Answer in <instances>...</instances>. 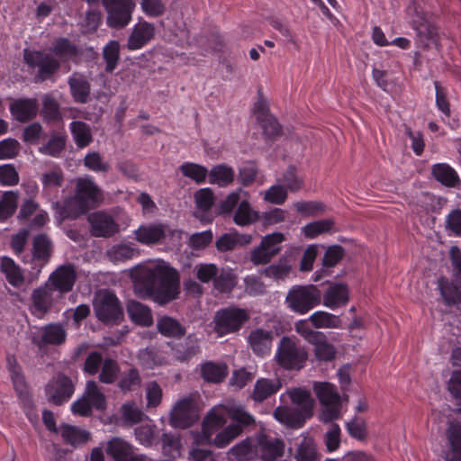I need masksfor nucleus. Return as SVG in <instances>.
Wrapping results in <instances>:
<instances>
[{
  "mask_svg": "<svg viewBox=\"0 0 461 461\" xmlns=\"http://www.w3.org/2000/svg\"><path fill=\"white\" fill-rule=\"evenodd\" d=\"M134 289L140 297L165 305L178 297L180 276L176 268L166 263L144 267L136 274Z\"/></svg>",
  "mask_w": 461,
  "mask_h": 461,
  "instance_id": "f257e3e1",
  "label": "nucleus"
},
{
  "mask_svg": "<svg viewBox=\"0 0 461 461\" xmlns=\"http://www.w3.org/2000/svg\"><path fill=\"white\" fill-rule=\"evenodd\" d=\"M102 201L103 192L93 177L89 176L78 177L76 181L73 200L65 201L59 214L62 219L74 220L86 213L90 209L98 207Z\"/></svg>",
  "mask_w": 461,
  "mask_h": 461,
  "instance_id": "f03ea898",
  "label": "nucleus"
},
{
  "mask_svg": "<svg viewBox=\"0 0 461 461\" xmlns=\"http://www.w3.org/2000/svg\"><path fill=\"white\" fill-rule=\"evenodd\" d=\"M227 413L230 423L221 429L213 439V446L218 448L226 447L244 431L256 424L254 416L241 406H230Z\"/></svg>",
  "mask_w": 461,
  "mask_h": 461,
  "instance_id": "7ed1b4c3",
  "label": "nucleus"
},
{
  "mask_svg": "<svg viewBox=\"0 0 461 461\" xmlns=\"http://www.w3.org/2000/svg\"><path fill=\"white\" fill-rule=\"evenodd\" d=\"M308 359V352L294 338L284 336L278 343L275 355L276 364L288 371L303 369Z\"/></svg>",
  "mask_w": 461,
  "mask_h": 461,
  "instance_id": "20e7f679",
  "label": "nucleus"
},
{
  "mask_svg": "<svg viewBox=\"0 0 461 461\" xmlns=\"http://www.w3.org/2000/svg\"><path fill=\"white\" fill-rule=\"evenodd\" d=\"M322 291L315 285H294L285 298L287 307L300 315L308 313L321 303Z\"/></svg>",
  "mask_w": 461,
  "mask_h": 461,
  "instance_id": "39448f33",
  "label": "nucleus"
},
{
  "mask_svg": "<svg viewBox=\"0 0 461 461\" xmlns=\"http://www.w3.org/2000/svg\"><path fill=\"white\" fill-rule=\"evenodd\" d=\"M322 410L321 420L331 422L341 417L342 402L337 387L329 382H314L312 386Z\"/></svg>",
  "mask_w": 461,
  "mask_h": 461,
  "instance_id": "423d86ee",
  "label": "nucleus"
},
{
  "mask_svg": "<svg viewBox=\"0 0 461 461\" xmlns=\"http://www.w3.org/2000/svg\"><path fill=\"white\" fill-rule=\"evenodd\" d=\"M101 3L106 13L108 28L122 30L131 23L136 8L134 0H101Z\"/></svg>",
  "mask_w": 461,
  "mask_h": 461,
  "instance_id": "0eeeda50",
  "label": "nucleus"
},
{
  "mask_svg": "<svg viewBox=\"0 0 461 461\" xmlns=\"http://www.w3.org/2000/svg\"><path fill=\"white\" fill-rule=\"evenodd\" d=\"M75 390L73 379L63 372H59L47 383L44 393L49 403L61 406L72 398Z\"/></svg>",
  "mask_w": 461,
  "mask_h": 461,
  "instance_id": "6e6552de",
  "label": "nucleus"
},
{
  "mask_svg": "<svg viewBox=\"0 0 461 461\" xmlns=\"http://www.w3.org/2000/svg\"><path fill=\"white\" fill-rule=\"evenodd\" d=\"M411 26L415 32V43L418 48L428 50L432 46H439L438 29L424 14L416 11L411 17Z\"/></svg>",
  "mask_w": 461,
  "mask_h": 461,
  "instance_id": "1a4fd4ad",
  "label": "nucleus"
},
{
  "mask_svg": "<svg viewBox=\"0 0 461 461\" xmlns=\"http://www.w3.org/2000/svg\"><path fill=\"white\" fill-rule=\"evenodd\" d=\"M96 318L105 324H117L123 319V310L117 296L105 291L94 303Z\"/></svg>",
  "mask_w": 461,
  "mask_h": 461,
  "instance_id": "9d476101",
  "label": "nucleus"
},
{
  "mask_svg": "<svg viewBox=\"0 0 461 461\" xmlns=\"http://www.w3.org/2000/svg\"><path fill=\"white\" fill-rule=\"evenodd\" d=\"M285 240V236L282 232H273L262 238L259 245L250 253L251 262L258 265H266L269 263L274 257L282 250V243Z\"/></svg>",
  "mask_w": 461,
  "mask_h": 461,
  "instance_id": "9b49d317",
  "label": "nucleus"
},
{
  "mask_svg": "<svg viewBox=\"0 0 461 461\" xmlns=\"http://www.w3.org/2000/svg\"><path fill=\"white\" fill-rule=\"evenodd\" d=\"M248 320L249 314L244 309L238 307L224 308L215 314V330L221 335L236 332Z\"/></svg>",
  "mask_w": 461,
  "mask_h": 461,
  "instance_id": "f8f14e48",
  "label": "nucleus"
},
{
  "mask_svg": "<svg viewBox=\"0 0 461 461\" xmlns=\"http://www.w3.org/2000/svg\"><path fill=\"white\" fill-rule=\"evenodd\" d=\"M230 406L219 405L210 410L203 420L200 440L202 443L213 445L212 437L219 430L223 429L229 419V408Z\"/></svg>",
  "mask_w": 461,
  "mask_h": 461,
  "instance_id": "ddd939ff",
  "label": "nucleus"
},
{
  "mask_svg": "<svg viewBox=\"0 0 461 461\" xmlns=\"http://www.w3.org/2000/svg\"><path fill=\"white\" fill-rule=\"evenodd\" d=\"M52 250V241L46 234L41 233L34 237L31 258V281L37 277L42 267L49 263Z\"/></svg>",
  "mask_w": 461,
  "mask_h": 461,
  "instance_id": "4468645a",
  "label": "nucleus"
},
{
  "mask_svg": "<svg viewBox=\"0 0 461 461\" xmlns=\"http://www.w3.org/2000/svg\"><path fill=\"white\" fill-rule=\"evenodd\" d=\"M90 232L97 238H110L119 232V225L114 219L105 212L98 211L88 216Z\"/></svg>",
  "mask_w": 461,
  "mask_h": 461,
  "instance_id": "2eb2a0df",
  "label": "nucleus"
},
{
  "mask_svg": "<svg viewBox=\"0 0 461 461\" xmlns=\"http://www.w3.org/2000/svg\"><path fill=\"white\" fill-rule=\"evenodd\" d=\"M258 456L265 461H275L285 452V442L278 438L271 437L264 432L257 434Z\"/></svg>",
  "mask_w": 461,
  "mask_h": 461,
  "instance_id": "dca6fc26",
  "label": "nucleus"
},
{
  "mask_svg": "<svg viewBox=\"0 0 461 461\" xmlns=\"http://www.w3.org/2000/svg\"><path fill=\"white\" fill-rule=\"evenodd\" d=\"M155 25L147 21L138 22L131 29L125 47L133 51L144 48L155 37Z\"/></svg>",
  "mask_w": 461,
  "mask_h": 461,
  "instance_id": "f3484780",
  "label": "nucleus"
},
{
  "mask_svg": "<svg viewBox=\"0 0 461 461\" xmlns=\"http://www.w3.org/2000/svg\"><path fill=\"white\" fill-rule=\"evenodd\" d=\"M348 302L349 288L344 283H330L322 292L321 303L330 310L345 306Z\"/></svg>",
  "mask_w": 461,
  "mask_h": 461,
  "instance_id": "a211bd4d",
  "label": "nucleus"
},
{
  "mask_svg": "<svg viewBox=\"0 0 461 461\" xmlns=\"http://www.w3.org/2000/svg\"><path fill=\"white\" fill-rule=\"evenodd\" d=\"M77 280V272L72 264L59 267L50 276L49 281L53 290L61 294L70 292Z\"/></svg>",
  "mask_w": 461,
  "mask_h": 461,
  "instance_id": "6ab92c4d",
  "label": "nucleus"
},
{
  "mask_svg": "<svg viewBox=\"0 0 461 461\" xmlns=\"http://www.w3.org/2000/svg\"><path fill=\"white\" fill-rule=\"evenodd\" d=\"M193 402L188 398L178 401L170 413L169 423L174 428L186 429L194 423Z\"/></svg>",
  "mask_w": 461,
  "mask_h": 461,
  "instance_id": "aec40b11",
  "label": "nucleus"
},
{
  "mask_svg": "<svg viewBox=\"0 0 461 461\" xmlns=\"http://www.w3.org/2000/svg\"><path fill=\"white\" fill-rule=\"evenodd\" d=\"M274 333L263 328L252 330L249 335L248 342L253 353L258 357H265L270 354Z\"/></svg>",
  "mask_w": 461,
  "mask_h": 461,
  "instance_id": "412c9836",
  "label": "nucleus"
},
{
  "mask_svg": "<svg viewBox=\"0 0 461 461\" xmlns=\"http://www.w3.org/2000/svg\"><path fill=\"white\" fill-rule=\"evenodd\" d=\"M313 412L305 413L298 408L277 407L274 411V417L279 422L291 429L302 428L307 420L312 418Z\"/></svg>",
  "mask_w": 461,
  "mask_h": 461,
  "instance_id": "4be33fe9",
  "label": "nucleus"
},
{
  "mask_svg": "<svg viewBox=\"0 0 461 461\" xmlns=\"http://www.w3.org/2000/svg\"><path fill=\"white\" fill-rule=\"evenodd\" d=\"M68 84L73 99L77 103L86 104L91 91V86L86 77L75 72L68 78Z\"/></svg>",
  "mask_w": 461,
  "mask_h": 461,
  "instance_id": "5701e85b",
  "label": "nucleus"
},
{
  "mask_svg": "<svg viewBox=\"0 0 461 461\" xmlns=\"http://www.w3.org/2000/svg\"><path fill=\"white\" fill-rule=\"evenodd\" d=\"M157 329L163 337L179 339L186 333L185 327L176 319L163 315L157 320Z\"/></svg>",
  "mask_w": 461,
  "mask_h": 461,
  "instance_id": "b1692460",
  "label": "nucleus"
},
{
  "mask_svg": "<svg viewBox=\"0 0 461 461\" xmlns=\"http://www.w3.org/2000/svg\"><path fill=\"white\" fill-rule=\"evenodd\" d=\"M280 388L281 384L277 380L259 378L255 383L250 397L255 402L260 403L275 395Z\"/></svg>",
  "mask_w": 461,
  "mask_h": 461,
  "instance_id": "393cba45",
  "label": "nucleus"
},
{
  "mask_svg": "<svg viewBox=\"0 0 461 461\" xmlns=\"http://www.w3.org/2000/svg\"><path fill=\"white\" fill-rule=\"evenodd\" d=\"M229 456L238 461H249L258 456L257 437H248L229 450Z\"/></svg>",
  "mask_w": 461,
  "mask_h": 461,
  "instance_id": "a878e982",
  "label": "nucleus"
},
{
  "mask_svg": "<svg viewBox=\"0 0 461 461\" xmlns=\"http://www.w3.org/2000/svg\"><path fill=\"white\" fill-rule=\"evenodd\" d=\"M32 66L38 68L34 81L39 83L51 78L59 70L60 64L55 58L49 55L41 56L40 59L33 64L32 56L31 55V67Z\"/></svg>",
  "mask_w": 461,
  "mask_h": 461,
  "instance_id": "bb28decb",
  "label": "nucleus"
},
{
  "mask_svg": "<svg viewBox=\"0 0 461 461\" xmlns=\"http://www.w3.org/2000/svg\"><path fill=\"white\" fill-rule=\"evenodd\" d=\"M432 176L447 187H456L460 184L456 171L447 163H437L431 167Z\"/></svg>",
  "mask_w": 461,
  "mask_h": 461,
  "instance_id": "cd10ccee",
  "label": "nucleus"
},
{
  "mask_svg": "<svg viewBox=\"0 0 461 461\" xmlns=\"http://www.w3.org/2000/svg\"><path fill=\"white\" fill-rule=\"evenodd\" d=\"M0 260V272L5 275L7 282L14 287H20L24 283L21 267L9 257L4 256Z\"/></svg>",
  "mask_w": 461,
  "mask_h": 461,
  "instance_id": "c85d7f7f",
  "label": "nucleus"
},
{
  "mask_svg": "<svg viewBox=\"0 0 461 461\" xmlns=\"http://www.w3.org/2000/svg\"><path fill=\"white\" fill-rule=\"evenodd\" d=\"M127 312L131 321L137 325L149 327L153 323L151 310L140 302H130Z\"/></svg>",
  "mask_w": 461,
  "mask_h": 461,
  "instance_id": "c756f323",
  "label": "nucleus"
},
{
  "mask_svg": "<svg viewBox=\"0 0 461 461\" xmlns=\"http://www.w3.org/2000/svg\"><path fill=\"white\" fill-rule=\"evenodd\" d=\"M228 375V366L224 363L206 361L201 366V376L208 383L220 384Z\"/></svg>",
  "mask_w": 461,
  "mask_h": 461,
  "instance_id": "7c9ffc66",
  "label": "nucleus"
},
{
  "mask_svg": "<svg viewBox=\"0 0 461 461\" xmlns=\"http://www.w3.org/2000/svg\"><path fill=\"white\" fill-rule=\"evenodd\" d=\"M259 220V212L254 210L248 200H241L233 214L234 223L244 227L251 225Z\"/></svg>",
  "mask_w": 461,
  "mask_h": 461,
  "instance_id": "2f4dec72",
  "label": "nucleus"
},
{
  "mask_svg": "<svg viewBox=\"0 0 461 461\" xmlns=\"http://www.w3.org/2000/svg\"><path fill=\"white\" fill-rule=\"evenodd\" d=\"M67 331L60 323H50L41 328L40 343L59 346L66 341Z\"/></svg>",
  "mask_w": 461,
  "mask_h": 461,
  "instance_id": "473e14b6",
  "label": "nucleus"
},
{
  "mask_svg": "<svg viewBox=\"0 0 461 461\" xmlns=\"http://www.w3.org/2000/svg\"><path fill=\"white\" fill-rule=\"evenodd\" d=\"M135 239L141 244H154L166 236L165 230L162 225H141L135 231Z\"/></svg>",
  "mask_w": 461,
  "mask_h": 461,
  "instance_id": "72a5a7b5",
  "label": "nucleus"
},
{
  "mask_svg": "<svg viewBox=\"0 0 461 461\" xmlns=\"http://www.w3.org/2000/svg\"><path fill=\"white\" fill-rule=\"evenodd\" d=\"M66 144L67 136L64 133H54L49 139H44V142L39 147V151L43 155L59 158L65 150Z\"/></svg>",
  "mask_w": 461,
  "mask_h": 461,
  "instance_id": "f704fd0d",
  "label": "nucleus"
},
{
  "mask_svg": "<svg viewBox=\"0 0 461 461\" xmlns=\"http://www.w3.org/2000/svg\"><path fill=\"white\" fill-rule=\"evenodd\" d=\"M234 170L226 164L214 166L208 171L209 183L219 186H227L234 181Z\"/></svg>",
  "mask_w": 461,
  "mask_h": 461,
  "instance_id": "c9c22d12",
  "label": "nucleus"
},
{
  "mask_svg": "<svg viewBox=\"0 0 461 461\" xmlns=\"http://www.w3.org/2000/svg\"><path fill=\"white\" fill-rule=\"evenodd\" d=\"M60 434L64 442L73 447L82 445L90 438L89 432L69 424L61 426Z\"/></svg>",
  "mask_w": 461,
  "mask_h": 461,
  "instance_id": "e433bc0d",
  "label": "nucleus"
},
{
  "mask_svg": "<svg viewBox=\"0 0 461 461\" xmlns=\"http://www.w3.org/2000/svg\"><path fill=\"white\" fill-rule=\"evenodd\" d=\"M106 452L114 461H128L133 456L131 445L119 438L108 442Z\"/></svg>",
  "mask_w": 461,
  "mask_h": 461,
  "instance_id": "4c0bfd02",
  "label": "nucleus"
},
{
  "mask_svg": "<svg viewBox=\"0 0 461 461\" xmlns=\"http://www.w3.org/2000/svg\"><path fill=\"white\" fill-rule=\"evenodd\" d=\"M309 321L316 329H338L341 327L342 321L339 316L325 311L313 312Z\"/></svg>",
  "mask_w": 461,
  "mask_h": 461,
  "instance_id": "58836bf2",
  "label": "nucleus"
},
{
  "mask_svg": "<svg viewBox=\"0 0 461 461\" xmlns=\"http://www.w3.org/2000/svg\"><path fill=\"white\" fill-rule=\"evenodd\" d=\"M437 285L444 304L447 306L455 305L459 299L458 287L445 276H440Z\"/></svg>",
  "mask_w": 461,
  "mask_h": 461,
  "instance_id": "ea45409f",
  "label": "nucleus"
},
{
  "mask_svg": "<svg viewBox=\"0 0 461 461\" xmlns=\"http://www.w3.org/2000/svg\"><path fill=\"white\" fill-rule=\"evenodd\" d=\"M292 270L291 256L283 255L276 263L269 265L265 268L266 276L276 280L285 279Z\"/></svg>",
  "mask_w": 461,
  "mask_h": 461,
  "instance_id": "a19ab883",
  "label": "nucleus"
},
{
  "mask_svg": "<svg viewBox=\"0 0 461 461\" xmlns=\"http://www.w3.org/2000/svg\"><path fill=\"white\" fill-rule=\"evenodd\" d=\"M121 367L119 363L111 357H106L101 366L98 380L102 384H113L120 376Z\"/></svg>",
  "mask_w": 461,
  "mask_h": 461,
  "instance_id": "79ce46f5",
  "label": "nucleus"
},
{
  "mask_svg": "<svg viewBox=\"0 0 461 461\" xmlns=\"http://www.w3.org/2000/svg\"><path fill=\"white\" fill-rule=\"evenodd\" d=\"M450 451L446 455L447 461H461V426H451L447 430Z\"/></svg>",
  "mask_w": 461,
  "mask_h": 461,
  "instance_id": "37998d69",
  "label": "nucleus"
},
{
  "mask_svg": "<svg viewBox=\"0 0 461 461\" xmlns=\"http://www.w3.org/2000/svg\"><path fill=\"white\" fill-rule=\"evenodd\" d=\"M138 249L132 243H122L113 246L107 252L113 263L124 262L138 255Z\"/></svg>",
  "mask_w": 461,
  "mask_h": 461,
  "instance_id": "c03bdc74",
  "label": "nucleus"
},
{
  "mask_svg": "<svg viewBox=\"0 0 461 461\" xmlns=\"http://www.w3.org/2000/svg\"><path fill=\"white\" fill-rule=\"evenodd\" d=\"M296 461H318L319 455L313 438L303 437L297 446L294 455Z\"/></svg>",
  "mask_w": 461,
  "mask_h": 461,
  "instance_id": "a18cd8bd",
  "label": "nucleus"
},
{
  "mask_svg": "<svg viewBox=\"0 0 461 461\" xmlns=\"http://www.w3.org/2000/svg\"><path fill=\"white\" fill-rule=\"evenodd\" d=\"M117 387L123 393L134 391L141 384V377L137 368L131 367L120 374Z\"/></svg>",
  "mask_w": 461,
  "mask_h": 461,
  "instance_id": "49530a36",
  "label": "nucleus"
},
{
  "mask_svg": "<svg viewBox=\"0 0 461 461\" xmlns=\"http://www.w3.org/2000/svg\"><path fill=\"white\" fill-rule=\"evenodd\" d=\"M182 175L194 181L197 185L205 183L208 176V169L200 164L185 162L179 167Z\"/></svg>",
  "mask_w": 461,
  "mask_h": 461,
  "instance_id": "de8ad7c7",
  "label": "nucleus"
},
{
  "mask_svg": "<svg viewBox=\"0 0 461 461\" xmlns=\"http://www.w3.org/2000/svg\"><path fill=\"white\" fill-rule=\"evenodd\" d=\"M103 58L105 62V72L113 73L120 60V43L118 41H110L104 47Z\"/></svg>",
  "mask_w": 461,
  "mask_h": 461,
  "instance_id": "09e8293b",
  "label": "nucleus"
},
{
  "mask_svg": "<svg viewBox=\"0 0 461 461\" xmlns=\"http://www.w3.org/2000/svg\"><path fill=\"white\" fill-rule=\"evenodd\" d=\"M72 137L78 148H85L92 141L89 126L83 122H73L70 124Z\"/></svg>",
  "mask_w": 461,
  "mask_h": 461,
  "instance_id": "8fccbe9b",
  "label": "nucleus"
},
{
  "mask_svg": "<svg viewBox=\"0 0 461 461\" xmlns=\"http://www.w3.org/2000/svg\"><path fill=\"white\" fill-rule=\"evenodd\" d=\"M18 195L14 191H6L0 200V222L12 217L17 209Z\"/></svg>",
  "mask_w": 461,
  "mask_h": 461,
  "instance_id": "3c124183",
  "label": "nucleus"
},
{
  "mask_svg": "<svg viewBox=\"0 0 461 461\" xmlns=\"http://www.w3.org/2000/svg\"><path fill=\"white\" fill-rule=\"evenodd\" d=\"M52 52L59 58L72 59L79 54V50L70 40L60 37L53 42Z\"/></svg>",
  "mask_w": 461,
  "mask_h": 461,
  "instance_id": "603ef678",
  "label": "nucleus"
},
{
  "mask_svg": "<svg viewBox=\"0 0 461 461\" xmlns=\"http://www.w3.org/2000/svg\"><path fill=\"white\" fill-rule=\"evenodd\" d=\"M11 378L17 396L26 407L29 404V387L25 376L16 367H12Z\"/></svg>",
  "mask_w": 461,
  "mask_h": 461,
  "instance_id": "864d4df0",
  "label": "nucleus"
},
{
  "mask_svg": "<svg viewBox=\"0 0 461 461\" xmlns=\"http://www.w3.org/2000/svg\"><path fill=\"white\" fill-rule=\"evenodd\" d=\"M290 398L294 404L298 408L303 410V412H313L314 401L309 391L304 389H294L290 393Z\"/></svg>",
  "mask_w": 461,
  "mask_h": 461,
  "instance_id": "5fc2aeb1",
  "label": "nucleus"
},
{
  "mask_svg": "<svg viewBox=\"0 0 461 461\" xmlns=\"http://www.w3.org/2000/svg\"><path fill=\"white\" fill-rule=\"evenodd\" d=\"M85 394L89 399L92 408L98 411H104L106 408L105 395L100 391L95 381L86 382Z\"/></svg>",
  "mask_w": 461,
  "mask_h": 461,
  "instance_id": "6e6d98bb",
  "label": "nucleus"
},
{
  "mask_svg": "<svg viewBox=\"0 0 461 461\" xmlns=\"http://www.w3.org/2000/svg\"><path fill=\"white\" fill-rule=\"evenodd\" d=\"M312 345L314 346V354L319 361L329 362L335 358L336 348L335 347L328 342L326 336L318 339L317 342H313Z\"/></svg>",
  "mask_w": 461,
  "mask_h": 461,
  "instance_id": "4d7b16f0",
  "label": "nucleus"
},
{
  "mask_svg": "<svg viewBox=\"0 0 461 461\" xmlns=\"http://www.w3.org/2000/svg\"><path fill=\"white\" fill-rule=\"evenodd\" d=\"M267 140H275L282 135V126L276 117H257Z\"/></svg>",
  "mask_w": 461,
  "mask_h": 461,
  "instance_id": "13d9d810",
  "label": "nucleus"
},
{
  "mask_svg": "<svg viewBox=\"0 0 461 461\" xmlns=\"http://www.w3.org/2000/svg\"><path fill=\"white\" fill-rule=\"evenodd\" d=\"M51 295L46 289H36L32 294L34 312L36 315H43L50 308Z\"/></svg>",
  "mask_w": 461,
  "mask_h": 461,
  "instance_id": "bf43d9fd",
  "label": "nucleus"
},
{
  "mask_svg": "<svg viewBox=\"0 0 461 461\" xmlns=\"http://www.w3.org/2000/svg\"><path fill=\"white\" fill-rule=\"evenodd\" d=\"M334 225L330 219L319 220L306 224L303 228V234L308 239H314L320 234L329 232Z\"/></svg>",
  "mask_w": 461,
  "mask_h": 461,
  "instance_id": "052dcab7",
  "label": "nucleus"
},
{
  "mask_svg": "<svg viewBox=\"0 0 461 461\" xmlns=\"http://www.w3.org/2000/svg\"><path fill=\"white\" fill-rule=\"evenodd\" d=\"M213 285L221 293H229L236 285V276L231 270L222 269L221 272L218 271Z\"/></svg>",
  "mask_w": 461,
  "mask_h": 461,
  "instance_id": "680f3d73",
  "label": "nucleus"
},
{
  "mask_svg": "<svg viewBox=\"0 0 461 461\" xmlns=\"http://www.w3.org/2000/svg\"><path fill=\"white\" fill-rule=\"evenodd\" d=\"M174 350L178 360L188 361L199 352V345L195 339L188 336L185 344L177 345Z\"/></svg>",
  "mask_w": 461,
  "mask_h": 461,
  "instance_id": "e2e57ef3",
  "label": "nucleus"
},
{
  "mask_svg": "<svg viewBox=\"0 0 461 461\" xmlns=\"http://www.w3.org/2000/svg\"><path fill=\"white\" fill-rule=\"evenodd\" d=\"M140 364L146 368H153L155 366L161 365L163 357L155 347H148L140 349L138 354Z\"/></svg>",
  "mask_w": 461,
  "mask_h": 461,
  "instance_id": "0e129e2a",
  "label": "nucleus"
},
{
  "mask_svg": "<svg viewBox=\"0 0 461 461\" xmlns=\"http://www.w3.org/2000/svg\"><path fill=\"white\" fill-rule=\"evenodd\" d=\"M84 166L96 173H107L110 170V165L104 161L102 156L96 152H89L84 158Z\"/></svg>",
  "mask_w": 461,
  "mask_h": 461,
  "instance_id": "69168bd1",
  "label": "nucleus"
},
{
  "mask_svg": "<svg viewBox=\"0 0 461 461\" xmlns=\"http://www.w3.org/2000/svg\"><path fill=\"white\" fill-rule=\"evenodd\" d=\"M161 444L164 455L173 458L180 456V439L172 433H163L161 436Z\"/></svg>",
  "mask_w": 461,
  "mask_h": 461,
  "instance_id": "338daca9",
  "label": "nucleus"
},
{
  "mask_svg": "<svg viewBox=\"0 0 461 461\" xmlns=\"http://www.w3.org/2000/svg\"><path fill=\"white\" fill-rule=\"evenodd\" d=\"M194 200L197 209L203 212H207L214 203L213 192L208 187L202 188L194 194Z\"/></svg>",
  "mask_w": 461,
  "mask_h": 461,
  "instance_id": "774afa93",
  "label": "nucleus"
}]
</instances>
